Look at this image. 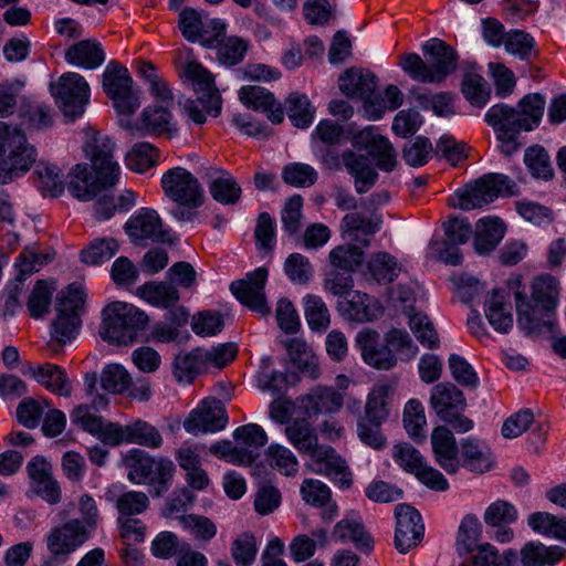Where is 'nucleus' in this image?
Masks as SVG:
<instances>
[{"label": "nucleus", "mask_w": 566, "mask_h": 566, "mask_svg": "<svg viewBox=\"0 0 566 566\" xmlns=\"http://www.w3.org/2000/svg\"><path fill=\"white\" fill-rule=\"evenodd\" d=\"M506 285L514 296L518 327L527 336L553 333L559 282L551 274H541L532 280L527 292L522 284V276L513 274Z\"/></svg>", "instance_id": "1"}, {"label": "nucleus", "mask_w": 566, "mask_h": 566, "mask_svg": "<svg viewBox=\"0 0 566 566\" xmlns=\"http://www.w3.org/2000/svg\"><path fill=\"white\" fill-rule=\"evenodd\" d=\"M114 147V142L99 132L86 134L84 151L92 161L94 176L86 164L75 165L67 176V189L73 197L88 201L117 184L120 168L113 157Z\"/></svg>", "instance_id": "2"}, {"label": "nucleus", "mask_w": 566, "mask_h": 566, "mask_svg": "<svg viewBox=\"0 0 566 566\" xmlns=\"http://www.w3.org/2000/svg\"><path fill=\"white\" fill-rule=\"evenodd\" d=\"M422 51L423 61L418 54L409 53L400 59L401 69L413 80L423 83H441L457 69L455 50L440 39L427 41Z\"/></svg>", "instance_id": "3"}, {"label": "nucleus", "mask_w": 566, "mask_h": 566, "mask_svg": "<svg viewBox=\"0 0 566 566\" xmlns=\"http://www.w3.org/2000/svg\"><path fill=\"white\" fill-rule=\"evenodd\" d=\"M0 184L6 185L30 170L35 164L38 151L24 133L17 126L0 122Z\"/></svg>", "instance_id": "4"}, {"label": "nucleus", "mask_w": 566, "mask_h": 566, "mask_svg": "<svg viewBox=\"0 0 566 566\" xmlns=\"http://www.w3.org/2000/svg\"><path fill=\"white\" fill-rule=\"evenodd\" d=\"M148 321V316L138 307L124 302H113L103 310L99 335L108 343L128 345L136 340Z\"/></svg>", "instance_id": "5"}, {"label": "nucleus", "mask_w": 566, "mask_h": 566, "mask_svg": "<svg viewBox=\"0 0 566 566\" xmlns=\"http://www.w3.org/2000/svg\"><path fill=\"white\" fill-rule=\"evenodd\" d=\"M124 464L128 469V479L136 484L154 485L156 496L168 491L175 473L170 459L156 458L142 449L129 450L124 457Z\"/></svg>", "instance_id": "6"}, {"label": "nucleus", "mask_w": 566, "mask_h": 566, "mask_svg": "<svg viewBox=\"0 0 566 566\" xmlns=\"http://www.w3.org/2000/svg\"><path fill=\"white\" fill-rule=\"evenodd\" d=\"M85 292L76 283L70 284L56 297V318L52 322V339L59 345L72 342L81 328V313L84 308Z\"/></svg>", "instance_id": "7"}, {"label": "nucleus", "mask_w": 566, "mask_h": 566, "mask_svg": "<svg viewBox=\"0 0 566 566\" xmlns=\"http://www.w3.org/2000/svg\"><path fill=\"white\" fill-rule=\"evenodd\" d=\"M514 182L503 174L490 172L478 178L454 193L452 205L461 210L481 208L501 195H513Z\"/></svg>", "instance_id": "8"}, {"label": "nucleus", "mask_w": 566, "mask_h": 566, "mask_svg": "<svg viewBox=\"0 0 566 566\" xmlns=\"http://www.w3.org/2000/svg\"><path fill=\"white\" fill-rule=\"evenodd\" d=\"M92 535L80 527L77 518H70L64 523L52 527L45 536V545L50 555L43 560L42 566H61Z\"/></svg>", "instance_id": "9"}, {"label": "nucleus", "mask_w": 566, "mask_h": 566, "mask_svg": "<svg viewBox=\"0 0 566 566\" xmlns=\"http://www.w3.org/2000/svg\"><path fill=\"white\" fill-rule=\"evenodd\" d=\"M430 405L438 417L458 432H468L473 428V421L462 415L467 407L463 392L453 384L436 385L431 390Z\"/></svg>", "instance_id": "10"}, {"label": "nucleus", "mask_w": 566, "mask_h": 566, "mask_svg": "<svg viewBox=\"0 0 566 566\" xmlns=\"http://www.w3.org/2000/svg\"><path fill=\"white\" fill-rule=\"evenodd\" d=\"M51 93L63 115L70 120L83 115L90 99L88 83L74 72L62 74L55 84H51Z\"/></svg>", "instance_id": "11"}, {"label": "nucleus", "mask_w": 566, "mask_h": 566, "mask_svg": "<svg viewBox=\"0 0 566 566\" xmlns=\"http://www.w3.org/2000/svg\"><path fill=\"white\" fill-rule=\"evenodd\" d=\"M167 198L179 206L198 209L205 203V190L198 178L184 167L167 170L161 177Z\"/></svg>", "instance_id": "12"}, {"label": "nucleus", "mask_w": 566, "mask_h": 566, "mask_svg": "<svg viewBox=\"0 0 566 566\" xmlns=\"http://www.w3.org/2000/svg\"><path fill=\"white\" fill-rule=\"evenodd\" d=\"M132 86L133 78L128 70L117 62H109L103 73V88L120 114L130 115L140 106Z\"/></svg>", "instance_id": "13"}, {"label": "nucleus", "mask_w": 566, "mask_h": 566, "mask_svg": "<svg viewBox=\"0 0 566 566\" xmlns=\"http://www.w3.org/2000/svg\"><path fill=\"white\" fill-rule=\"evenodd\" d=\"M125 231L130 241L137 245L151 243H172L171 235L164 228L158 212L151 208H140L125 224Z\"/></svg>", "instance_id": "14"}, {"label": "nucleus", "mask_w": 566, "mask_h": 566, "mask_svg": "<svg viewBox=\"0 0 566 566\" xmlns=\"http://www.w3.org/2000/svg\"><path fill=\"white\" fill-rule=\"evenodd\" d=\"M227 423L224 405L216 398H206L187 416L184 428L188 433L199 436L220 431Z\"/></svg>", "instance_id": "15"}, {"label": "nucleus", "mask_w": 566, "mask_h": 566, "mask_svg": "<svg viewBox=\"0 0 566 566\" xmlns=\"http://www.w3.org/2000/svg\"><path fill=\"white\" fill-rule=\"evenodd\" d=\"M266 279L268 269L258 268L249 272L245 279L232 282L230 291L243 305L254 312L266 315L270 313L264 295Z\"/></svg>", "instance_id": "16"}, {"label": "nucleus", "mask_w": 566, "mask_h": 566, "mask_svg": "<svg viewBox=\"0 0 566 566\" xmlns=\"http://www.w3.org/2000/svg\"><path fill=\"white\" fill-rule=\"evenodd\" d=\"M395 516L397 521L395 546L400 553L406 554L422 539L424 525L420 513L408 504H398Z\"/></svg>", "instance_id": "17"}, {"label": "nucleus", "mask_w": 566, "mask_h": 566, "mask_svg": "<svg viewBox=\"0 0 566 566\" xmlns=\"http://www.w3.org/2000/svg\"><path fill=\"white\" fill-rule=\"evenodd\" d=\"M114 447L120 444H138L148 449H159L164 444L160 431L143 419H134L126 424L117 422L111 431Z\"/></svg>", "instance_id": "18"}, {"label": "nucleus", "mask_w": 566, "mask_h": 566, "mask_svg": "<svg viewBox=\"0 0 566 566\" xmlns=\"http://www.w3.org/2000/svg\"><path fill=\"white\" fill-rule=\"evenodd\" d=\"M213 32V45L216 60L227 67L240 64L250 49L248 40L232 35L226 36V24L219 19H212L209 24Z\"/></svg>", "instance_id": "19"}, {"label": "nucleus", "mask_w": 566, "mask_h": 566, "mask_svg": "<svg viewBox=\"0 0 566 566\" xmlns=\"http://www.w3.org/2000/svg\"><path fill=\"white\" fill-rule=\"evenodd\" d=\"M32 491L49 504H57L62 497L59 482L53 478L52 465L43 457H34L27 464Z\"/></svg>", "instance_id": "20"}, {"label": "nucleus", "mask_w": 566, "mask_h": 566, "mask_svg": "<svg viewBox=\"0 0 566 566\" xmlns=\"http://www.w3.org/2000/svg\"><path fill=\"white\" fill-rule=\"evenodd\" d=\"M311 468L315 473L331 478L340 489L350 488L353 482L352 472L334 448L322 444L311 455Z\"/></svg>", "instance_id": "21"}, {"label": "nucleus", "mask_w": 566, "mask_h": 566, "mask_svg": "<svg viewBox=\"0 0 566 566\" xmlns=\"http://www.w3.org/2000/svg\"><path fill=\"white\" fill-rule=\"evenodd\" d=\"M355 148L366 150L376 160L379 169L391 171L396 166V151L390 142L376 133L373 128H366L354 136Z\"/></svg>", "instance_id": "22"}, {"label": "nucleus", "mask_w": 566, "mask_h": 566, "mask_svg": "<svg viewBox=\"0 0 566 566\" xmlns=\"http://www.w3.org/2000/svg\"><path fill=\"white\" fill-rule=\"evenodd\" d=\"M356 344L364 361L379 370H389L397 365L396 355H391L385 344L380 343L378 332L364 328L356 336Z\"/></svg>", "instance_id": "23"}, {"label": "nucleus", "mask_w": 566, "mask_h": 566, "mask_svg": "<svg viewBox=\"0 0 566 566\" xmlns=\"http://www.w3.org/2000/svg\"><path fill=\"white\" fill-rule=\"evenodd\" d=\"M201 178L207 182L209 193L218 203L233 206L240 201L241 186L229 171L209 167L203 171Z\"/></svg>", "instance_id": "24"}, {"label": "nucleus", "mask_w": 566, "mask_h": 566, "mask_svg": "<svg viewBox=\"0 0 566 566\" xmlns=\"http://www.w3.org/2000/svg\"><path fill=\"white\" fill-rule=\"evenodd\" d=\"M338 86L346 96L360 98L365 103L367 112L371 102L377 99V80L368 71L355 67L346 70L339 76Z\"/></svg>", "instance_id": "25"}, {"label": "nucleus", "mask_w": 566, "mask_h": 566, "mask_svg": "<svg viewBox=\"0 0 566 566\" xmlns=\"http://www.w3.org/2000/svg\"><path fill=\"white\" fill-rule=\"evenodd\" d=\"M431 446L436 462L448 474H454L460 468L459 448L453 433L443 426L434 428Z\"/></svg>", "instance_id": "26"}, {"label": "nucleus", "mask_w": 566, "mask_h": 566, "mask_svg": "<svg viewBox=\"0 0 566 566\" xmlns=\"http://www.w3.org/2000/svg\"><path fill=\"white\" fill-rule=\"evenodd\" d=\"M182 75L191 82L193 91L201 96L208 97L212 116L217 117L221 113V96L214 86L211 73L198 62H188L184 69Z\"/></svg>", "instance_id": "27"}, {"label": "nucleus", "mask_w": 566, "mask_h": 566, "mask_svg": "<svg viewBox=\"0 0 566 566\" xmlns=\"http://www.w3.org/2000/svg\"><path fill=\"white\" fill-rule=\"evenodd\" d=\"M518 513L515 506L504 500L490 504L484 512V522L488 526L495 527L494 538L500 543H509L514 537L510 527L517 520Z\"/></svg>", "instance_id": "28"}, {"label": "nucleus", "mask_w": 566, "mask_h": 566, "mask_svg": "<svg viewBox=\"0 0 566 566\" xmlns=\"http://www.w3.org/2000/svg\"><path fill=\"white\" fill-rule=\"evenodd\" d=\"M23 374H29L40 385L53 394L70 397L72 394V382L69 379L65 370L51 363H45L41 366L33 367L29 366L28 371L23 370Z\"/></svg>", "instance_id": "29"}, {"label": "nucleus", "mask_w": 566, "mask_h": 566, "mask_svg": "<svg viewBox=\"0 0 566 566\" xmlns=\"http://www.w3.org/2000/svg\"><path fill=\"white\" fill-rule=\"evenodd\" d=\"M199 11L186 7L179 13L178 25L182 36L189 42L200 41L205 46L213 45V32L209 22Z\"/></svg>", "instance_id": "30"}, {"label": "nucleus", "mask_w": 566, "mask_h": 566, "mask_svg": "<svg viewBox=\"0 0 566 566\" xmlns=\"http://www.w3.org/2000/svg\"><path fill=\"white\" fill-rule=\"evenodd\" d=\"M343 165L354 178L355 189L358 193L367 192L378 179V172L367 156L358 155L353 150H345L343 153Z\"/></svg>", "instance_id": "31"}, {"label": "nucleus", "mask_w": 566, "mask_h": 566, "mask_svg": "<svg viewBox=\"0 0 566 566\" xmlns=\"http://www.w3.org/2000/svg\"><path fill=\"white\" fill-rule=\"evenodd\" d=\"M332 537L342 543L352 542L357 549L370 553L374 547V539L366 531L359 516H346L336 523Z\"/></svg>", "instance_id": "32"}, {"label": "nucleus", "mask_w": 566, "mask_h": 566, "mask_svg": "<svg viewBox=\"0 0 566 566\" xmlns=\"http://www.w3.org/2000/svg\"><path fill=\"white\" fill-rule=\"evenodd\" d=\"M485 122L493 128L496 136H518L524 132L517 109L504 103L491 106L485 113Z\"/></svg>", "instance_id": "33"}, {"label": "nucleus", "mask_w": 566, "mask_h": 566, "mask_svg": "<svg viewBox=\"0 0 566 566\" xmlns=\"http://www.w3.org/2000/svg\"><path fill=\"white\" fill-rule=\"evenodd\" d=\"M287 441L302 454L312 455L322 444L316 429L306 418H295L284 429Z\"/></svg>", "instance_id": "34"}, {"label": "nucleus", "mask_w": 566, "mask_h": 566, "mask_svg": "<svg viewBox=\"0 0 566 566\" xmlns=\"http://www.w3.org/2000/svg\"><path fill=\"white\" fill-rule=\"evenodd\" d=\"M339 314L353 322H369L377 317V302L369 295L360 292H354L349 298H343L337 302Z\"/></svg>", "instance_id": "35"}, {"label": "nucleus", "mask_w": 566, "mask_h": 566, "mask_svg": "<svg viewBox=\"0 0 566 566\" xmlns=\"http://www.w3.org/2000/svg\"><path fill=\"white\" fill-rule=\"evenodd\" d=\"M71 418L73 423L80 424L83 430L95 436L103 444L114 447L111 431H113V426H117V422L105 421L103 417L92 413L85 405L74 408Z\"/></svg>", "instance_id": "36"}, {"label": "nucleus", "mask_w": 566, "mask_h": 566, "mask_svg": "<svg viewBox=\"0 0 566 566\" xmlns=\"http://www.w3.org/2000/svg\"><path fill=\"white\" fill-rule=\"evenodd\" d=\"M485 317L489 324L501 334H507L513 327V315L506 310V295L503 290H492L484 303Z\"/></svg>", "instance_id": "37"}, {"label": "nucleus", "mask_w": 566, "mask_h": 566, "mask_svg": "<svg viewBox=\"0 0 566 566\" xmlns=\"http://www.w3.org/2000/svg\"><path fill=\"white\" fill-rule=\"evenodd\" d=\"M343 403V394L333 387H316L303 399V406L308 415L338 412Z\"/></svg>", "instance_id": "38"}, {"label": "nucleus", "mask_w": 566, "mask_h": 566, "mask_svg": "<svg viewBox=\"0 0 566 566\" xmlns=\"http://www.w3.org/2000/svg\"><path fill=\"white\" fill-rule=\"evenodd\" d=\"M65 60L76 66L93 70L103 64L105 54L96 40H83L66 50Z\"/></svg>", "instance_id": "39"}, {"label": "nucleus", "mask_w": 566, "mask_h": 566, "mask_svg": "<svg viewBox=\"0 0 566 566\" xmlns=\"http://www.w3.org/2000/svg\"><path fill=\"white\" fill-rule=\"evenodd\" d=\"M566 555V549L553 545L545 546L539 542H528L521 549L523 566H554Z\"/></svg>", "instance_id": "40"}, {"label": "nucleus", "mask_w": 566, "mask_h": 566, "mask_svg": "<svg viewBox=\"0 0 566 566\" xmlns=\"http://www.w3.org/2000/svg\"><path fill=\"white\" fill-rule=\"evenodd\" d=\"M174 376L178 381L191 382L202 370L207 368L206 349L195 348L190 352H181L174 359Z\"/></svg>", "instance_id": "41"}, {"label": "nucleus", "mask_w": 566, "mask_h": 566, "mask_svg": "<svg viewBox=\"0 0 566 566\" xmlns=\"http://www.w3.org/2000/svg\"><path fill=\"white\" fill-rule=\"evenodd\" d=\"M138 295L147 303L160 307H174L180 296L171 282H147L137 289Z\"/></svg>", "instance_id": "42"}, {"label": "nucleus", "mask_w": 566, "mask_h": 566, "mask_svg": "<svg viewBox=\"0 0 566 566\" xmlns=\"http://www.w3.org/2000/svg\"><path fill=\"white\" fill-rule=\"evenodd\" d=\"M460 465L472 472L483 473L492 465L491 453L488 447L476 440L463 439L460 444Z\"/></svg>", "instance_id": "43"}, {"label": "nucleus", "mask_w": 566, "mask_h": 566, "mask_svg": "<svg viewBox=\"0 0 566 566\" xmlns=\"http://www.w3.org/2000/svg\"><path fill=\"white\" fill-rule=\"evenodd\" d=\"M505 232L504 224L499 219H481L476 223L474 235V249L479 254L489 253L503 239Z\"/></svg>", "instance_id": "44"}, {"label": "nucleus", "mask_w": 566, "mask_h": 566, "mask_svg": "<svg viewBox=\"0 0 566 566\" xmlns=\"http://www.w3.org/2000/svg\"><path fill=\"white\" fill-rule=\"evenodd\" d=\"M171 114L166 106H148L140 114V124L136 129L143 135H163L170 132Z\"/></svg>", "instance_id": "45"}, {"label": "nucleus", "mask_w": 566, "mask_h": 566, "mask_svg": "<svg viewBox=\"0 0 566 566\" xmlns=\"http://www.w3.org/2000/svg\"><path fill=\"white\" fill-rule=\"evenodd\" d=\"M391 386L380 384L375 386L367 397L365 417L370 423L381 424L389 416L388 403Z\"/></svg>", "instance_id": "46"}, {"label": "nucleus", "mask_w": 566, "mask_h": 566, "mask_svg": "<svg viewBox=\"0 0 566 566\" xmlns=\"http://www.w3.org/2000/svg\"><path fill=\"white\" fill-rule=\"evenodd\" d=\"M546 101L539 93H530L517 103V114L524 125V132L538 127L544 115Z\"/></svg>", "instance_id": "47"}, {"label": "nucleus", "mask_w": 566, "mask_h": 566, "mask_svg": "<svg viewBox=\"0 0 566 566\" xmlns=\"http://www.w3.org/2000/svg\"><path fill=\"white\" fill-rule=\"evenodd\" d=\"M527 523L538 534L566 542V518H558L547 512H535L528 516Z\"/></svg>", "instance_id": "48"}, {"label": "nucleus", "mask_w": 566, "mask_h": 566, "mask_svg": "<svg viewBox=\"0 0 566 566\" xmlns=\"http://www.w3.org/2000/svg\"><path fill=\"white\" fill-rule=\"evenodd\" d=\"M482 534V524L473 514L465 515L459 526L455 547L460 556L474 552Z\"/></svg>", "instance_id": "49"}, {"label": "nucleus", "mask_w": 566, "mask_h": 566, "mask_svg": "<svg viewBox=\"0 0 566 566\" xmlns=\"http://www.w3.org/2000/svg\"><path fill=\"white\" fill-rule=\"evenodd\" d=\"M33 175L38 189L44 196L57 197L63 192L64 185L59 167L40 161Z\"/></svg>", "instance_id": "50"}, {"label": "nucleus", "mask_w": 566, "mask_h": 566, "mask_svg": "<svg viewBox=\"0 0 566 566\" xmlns=\"http://www.w3.org/2000/svg\"><path fill=\"white\" fill-rule=\"evenodd\" d=\"M304 314L310 328L323 333L331 324V314L322 297L308 294L304 297Z\"/></svg>", "instance_id": "51"}, {"label": "nucleus", "mask_w": 566, "mask_h": 566, "mask_svg": "<svg viewBox=\"0 0 566 566\" xmlns=\"http://www.w3.org/2000/svg\"><path fill=\"white\" fill-rule=\"evenodd\" d=\"M381 219L380 217H364L360 213H347L340 223V228L352 239L360 240L359 237H369L380 230Z\"/></svg>", "instance_id": "52"}, {"label": "nucleus", "mask_w": 566, "mask_h": 566, "mask_svg": "<svg viewBox=\"0 0 566 566\" xmlns=\"http://www.w3.org/2000/svg\"><path fill=\"white\" fill-rule=\"evenodd\" d=\"M504 48L507 53L528 61L538 56L535 39L523 30H511L507 32Z\"/></svg>", "instance_id": "53"}, {"label": "nucleus", "mask_w": 566, "mask_h": 566, "mask_svg": "<svg viewBox=\"0 0 566 566\" xmlns=\"http://www.w3.org/2000/svg\"><path fill=\"white\" fill-rule=\"evenodd\" d=\"M384 339L389 353L396 355L397 361H409L418 353V346L413 344L410 335L403 329L392 328L385 334Z\"/></svg>", "instance_id": "54"}, {"label": "nucleus", "mask_w": 566, "mask_h": 566, "mask_svg": "<svg viewBox=\"0 0 566 566\" xmlns=\"http://www.w3.org/2000/svg\"><path fill=\"white\" fill-rule=\"evenodd\" d=\"M287 116L297 128L308 127L314 118L315 109L306 95L292 93L285 102Z\"/></svg>", "instance_id": "55"}, {"label": "nucleus", "mask_w": 566, "mask_h": 566, "mask_svg": "<svg viewBox=\"0 0 566 566\" xmlns=\"http://www.w3.org/2000/svg\"><path fill=\"white\" fill-rule=\"evenodd\" d=\"M265 455L270 467L280 473L294 476L298 472V460L287 447L272 443L268 447Z\"/></svg>", "instance_id": "56"}, {"label": "nucleus", "mask_w": 566, "mask_h": 566, "mask_svg": "<svg viewBox=\"0 0 566 566\" xmlns=\"http://www.w3.org/2000/svg\"><path fill=\"white\" fill-rule=\"evenodd\" d=\"M426 416L422 403L417 399L409 400L403 410V426L416 442L426 438Z\"/></svg>", "instance_id": "57"}, {"label": "nucleus", "mask_w": 566, "mask_h": 566, "mask_svg": "<svg viewBox=\"0 0 566 566\" xmlns=\"http://www.w3.org/2000/svg\"><path fill=\"white\" fill-rule=\"evenodd\" d=\"M159 158L158 149L149 143H138L126 156V165L137 172H145L154 167Z\"/></svg>", "instance_id": "58"}, {"label": "nucleus", "mask_w": 566, "mask_h": 566, "mask_svg": "<svg viewBox=\"0 0 566 566\" xmlns=\"http://www.w3.org/2000/svg\"><path fill=\"white\" fill-rule=\"evenodd\" d=\"M284 273L292 283L305 285L312 280L314 268L307 256L292 253L285 259Z\"/></svg>", "instance_id": "59"}, {"label": "nucleus", "mask_w": 566, "mask_h": 566, "mask_svg": "<svg viewBox=\"0 0 566 566\" xmlns=\"http://www.w3.org/2000/svg\"><path fill=\"white\" fill-rule=\"evenodd\" d=\"M368 270L378 283H390L400 272L396 259L386 252L374 254L368 263Z\"/></svg>", "instance_id": "60"}, {"label": "nucleus", "mask_w": 566, "mask_h": 566, "mask_svg": "<svg viewBox=\"0 0 566 566\" xmlns=\"http://www.w3.org/2000/svg\"><path fill=\"white\" fill-rule=\"evenodd\" d=\"M240 101L254 111L269 112L276 105L273 94L264 87L245 85L239 91Z\"/></svg>", "instance_id": "61"}, {"label": "nucleus", "mask_w": 566, "mask_h": 566, "mask_svg": "<svg viewBox=\"0 0 566 566\" xmlns=\"http://www.w3.org/2000/svg\"><path fill=\"white\" fill-rule=\"evenodd\" d=\"M178 520L184 530L199 541L209 542L217 534L216 523L207 516L188 514L179 516Z\"/></svg>", "instance_id": "62"}, {"label": "nucleus", "mask_w": 566, "mask_h": 566, "mask_svg": "<svg viewBox=\"0 0 566 566\" xmlns=\"http://www.w3.org/2000/svg\"><path fill=\"white\" fill-rule=\"evenodd\" d=\"M329 262L335 270L353 273L363 263V252L356 245H338L329 252Z\"/></svg>", "instance_id": "63"}, {"label": "nucleus", "mask_w": 566, "mask_h": 566, "mask_svg": "<svg viewBox=\"0 0 566 566\" xmlns=\"http://www.w3.org/2000/svg\"><path fill=\"white\" fill-rule=\"evenodd\" d=\"M118 250V243L116 240L109 239H96L81 253V259L86 264H101L105 261L111 260Z\"/></svg>", "instance_id": "64"}]
</instances>
